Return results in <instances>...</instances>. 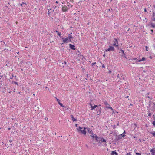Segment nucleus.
Returning <instances> with one entry per match:
<instances>
[{
  "mask_svg": "<svg viewBox=\"0 0 155 155\" xmlns=\"http://www.w3.org/2000/svg\"><path fill=\"white\" fill-rule=\"evenodd\" d=\"M114 39L115 41H113L114 43L112 45L113 46H114L115 47H117L118 49H119V47H118L119 44H118V41H117V39H116L115 38H114Z\"/></svg>",
  "mask_w": 155,
  "mask_h": 155,
  "instance_id": "nucleus-1",
  "label": "nucleus"
},
{
  "mask_svg": "<svg viewBox=\"0 0 155 155\" xmlns=\"http://www.w3.org/2000/svg\"><path fill=\"white\" fill-rule=\"evenodd\" d=\"M115 50V49L114 47V46H109V48L108 49H105V51L106 52L107 51H114Z\"/></svg>",
  "mask_w": 155,
  "mask_h": 155,
  "instance_id": "nucleus-2",
  "label": "nucleus"
},
{
  "mask_svg": "<svg viewBox=\"0 0 155 155\" xmlns=\"http://www.w3.org/2000/svg\"><path fill=\"white\" fill-rule=\"evenodd\" d=\"M82 129V128L80 127L78 128L77 130L78 131H80L81 133L83 134L84 135H86V132L85 129H84L83 130H81Z\"/></svg>",
  "mask_w": 155,
  "mask_h": 155,
  "instance_id": "nucleus-3",
  "label": "nucleus"
},
{
  "mask_svg": "<svg viewBox=\"0 0 155 155\" xmlns=\"http://www.w3.org/2000/svg\"><path fill=\"white\" fill-rule=\"evenodd\" d=\"M68 9H69V8H68L67 6L65 5L62 6V10L63 12H67Z\"/></svg>",
  "mask_w": 155,
  "mask_h": 155,
  "instance_id": "nucleus-4",
  "label": "nucleus"
},
{
  "mask_svg": "<svg viewBox=\"0 0 155 155\" xmlns=\"http://www.w3.org/2000/svg\"><path fill=\"white\" fill-rule=\"evenodd\" d=\"M72 33L71 32H70V33L68 34V41L69 42H71V39L73 38V37L72 36Z\"/></svg>",
  "mask_w": 155,
  "mask_h": 155,
  "instance_id": "nucleus-5",
  "label": "nucleus"
},
{
  "mask_svg": "<svg viewBox=\"0 0 155 155\" xmlns=\"http://www.w3.org/2000/svg\"><path fill=\"white\" fill-rule=\"evenodd\" d=\"M61 38L63 43H67L68 42H69L68 41V38L67 37L66 38L64 37H62Z\"/></svg>",
  "mask_w": 155,
  "mask_h": 155,
  "instance_id": "nucleus-6",
  "label": "nucleus"
},
{
  "mask_svg": "<svg viewBox=\"0 0 155 155\" xmlns=\"http://www.w3.org/2000/svg\"><path fill=\"white\" fill-rule=\"evenodd\" d=\"M69 47L72 50H75L76 49V48L74 45L69 44Z\"/></svg>",
  "mask_w": 155,
  "mask_h": 155,
  "instance_id": "nucleus-7",
  "label": "nucleus"
},
{
  "mask_svg": "<svg viewBox=\"0 0 155 155\" xmlns=\"http://www.w3.org/2000/svg\"><path fill=\"white\" fill-rule=\"evenodd\" d=\"M95 138L96 140L97 141H99V140L100 139H103V137H98V136L96 135L95 136Z\"/></svg>",
  "mask_w": 155,
  "mask_h": 155,
  "instance_id": "nucleus-8",
  "label": "nucleus"
},
{
  "mask_svg": "<svg viewBox=\"0 0 155 155\" xmlns=\"http://www.w3.org/2000/svg\"><path fill=\"white\" fill-rule=\"evenodd\" d=\"M150 152L152 153V155H155V147L154 148H153L150 150Z\"/></svg>",
  "mask_w": 155,
  "mask_h": 155,
  "instance_id": "nucleus-9",
  "label": "nucleus"
},
{
  "mask_svg": "<svg viewBox=\"0 0 155 155\" xmlns=\"http://www.w3.org/2000/svg\"><path fill=\"white\" fill-rule=\"evenodd\" d=\"M90 105L91 106V110H93L94 109L98 106L97 105H95L93 106H92V104L91 103L90 104Z\"/></svg>",
  "mask_w": 155,
  "mask_h": 155,
  "instance_id": "nucleus-10",
  "label": "nucleus"
},
{
  "mask_svg": "<svg viewBox=\"0 0 155 155\" xmlns=\"http://www.w3.org/2000/svg\"><path fill=\"white\" fill-rule=\"evenodd\" d=\"M87 130L89 134H92L93 135V133L92 132V130L91 129H90V128H87Z\"/></svg>",
  "mask_w": 155,
  "mask_h": 155,
  "instance_id": "nucleus-11",
  "label": "nucleus"
},
{
  "mask_svg": "<svg viewBox=\"0 0 155 155\" xmlns=\"http://www.w3.org/2000/svg\"><path fill=\"white\" fill-rule=\"evenodd\" d=\"M67 6L68 8H69V9L70 7H72V6L71 5L70 3L69 2H67Z\"/></svg>",
  "mask_w": 155,
  "mask_h": 155,
  "instance_id": "nucleus-12",
  "label": "nucleus"
},
{
  "mask_svg": "<svg viewBox=\"0 0 155 155\" xmlns=\"http://www.w3.org/2000/svg\"><path fill=\"white\" fill-rule=\"evenodd\" d=\"M152 20L155 21V12H153L152 14Z\"/></svg>",
  "mask_w": 155,
  "mask_h": 155,
  "instance_id": "nucleus-13",
  "label": "nucleus"
},
{
  "mask_svg": "<svg viewBox=\"0 0 155 155\" xmlns=\"http://www.w3.org/2000/svg\"><path fill=\"white\" fill-rule=\"evenodd\" d=\"M145 58L144 57H143L141 59L139 60L138 61L137 60V61L138 62H140L142 61H145Z\"/></svg>",
  "mask_w": 155,
  "mask_h": 155,
  "instance_id": "nucleus-14",
  "label": "nucleus"
},
{
  "mask_svg": "<svg viewBox=\"0 0 155 155\" xmlns=\"http://www.w3.org/2000/svg\"><path fill=\"white\" fill-rule=\"evenodd\" d=\"M118 155V153L116 151H112V153H111V155Z\"/></svg>",
  "mask_w": 155,
  "mask_h": 155,
  "instance_id": "nucleus-15",
  "label": "nucleus"
},
{
  "mask_svg": "<svg viewBox=\"0 0 155 155\" xmlns=\"http://www.w3.org/2000/svg\"><path fill=\"white\" fill-rule=\"evenodd\" d=\"M120 51H121V52L122 53V56H125V55H126V54H125L124 52V51L122 49H120Z\"/></svg>",
  "mask_w": 155,
  "mask_h": 155,
  "instance_id": "nucleus-16",
  "label": "nucleus"
},
{
  "mask_svg": "<svg viewBox=\"0 0 155 155\" xmlns=\"http://www.w3.org/2000/svg\"><path fill=\"white\" fill-rule=\"evenodd\" d=\"M126 134V132L124 130V132L122 133L120 135L122 137H124L125 136V134Z\"/></svg>",
  "mask_w": 155,
  "mask_h": 155,
  "instance_id": "nucleus-17",
  "label": "nucleus"
},
{
  "mask_svg": "<svg viewBox=\"0 0 155 155\" xmlns=\"http://www.w3.org/2000/svg\"><path fill=\"white\" fill-rule=\"evenodd\" d=\"M13 78H15V79H16V77L15 76H14L13 74H11V76H10V79H12Z\"/></svg>",
  "mask_w": 155,
  "mask_h": 155,
  "instance_id": "nucleus-18",
  "label": "nucleus"
},
{
  "mask_svg": "<svg viewBox=\"0 0 155 155\" xmlns=\"http://www.w3.org/2000/svg\"><path fill=\"white\" fill-rule=\"evenodd\" d=\"M71 118L72 120L74 122L77 120L75 119L74 117L72 115H71Z\"/></svg>",
  "mask_w": 155,
  "mask_h": 155,
  "instance_id": "nucleus-19",
  "label": "nucleus"
},
{
  "mask_svg": "<svg viewBox=\"0 0 155 155\" xmlns=\"http://www.w3.org/2000/svg\"><path fill=\"white\" fill-rule=\"evenodd\" d=\"M104 104H105V105L107 106H109V105L108 104V103L106 101H105L104 102Z\"/></svg>",
  "mask_w": 155,
  "mask_h": 155,
  "instance_id": "nucleus-20",
  "label": "nucleus"
},
{
  "mask_svg": "<svg viewBox=\"0 0 155 155\" xmlns=\"http://www.w3.org/2000/svg\"><path fill=\"white\" fill-rule=\"evenodd\" d=\"M150 133L152 134L153 136L155 137V131H153V132H150Z\"/></svg>",
  "mask_w": 155,
  "mask_h": 155,
  "instance_id": "nucleus-21",
  "label": "nucleus"
},
{
  "mask_svg": "<svg viewBox=\"0 0 155 155\" xmlns=\"http://www.w3.org/2000/svg\"><path fill=\"white\" fill-rule=\"evenodd\" d=\"M117 137H118V140H120V139H122V137H122V136L121 135H119L117 136Z\"/></svg>",
  "mask_w": 155,
  "mask_h": 155,
  "instance_id": "nucleus-22",
  "label": "nucleus"
},
{
  "mask_svg": "<svg viewBox=\"0 0 155 155\" xmlns=\"http://www.w3.org/2000/svg\"><path fill=\"white\" fill-rule=\"evenodd\" d=\"M59 104L61 107H65L63 105V104L62 103H60Z\"/></svg>",
  "mask_w": 155,
  "mask_h": 155,
  "instance_id": "nucleus-23",
  "label": "nucleus"
},
{
  "mask_svg": "<svg viewBox=\"0 0 155 155\" xmlns=\"http://www.w3.org/2000/svg\"><path fill=\"white\" fill-rule=\"evenodd\" d=\"M101 142H106V140L105 139H103V138L102 139H101Z\"/></svg>",
  "mask_w": 155,
  "mask_h": 155,
  "instance_id": "nucleus-24",
  "label": "nucleus"
},
{
  "mask_svg": "<svg viewBox=\"0 0 155 155\" xmlns=\"http://www.w3.org/2000/svg\"><path fill=\"white\" fill-rule=\"evenodd\" d=\"M148 116L149 117H151V113H150V111H148Z\"/></svg>",
  "mask_w": 155,
  "mask_h": 155,
  "instance_id": "nucleus-25",
  "label": "nucleus"
},
{
  "mask_svg": "<svg viewBox=\"0 0 155 155\" xmlns=\"http://www.w3.org/2000/svg\"><path fill=\"white\" fill-rule=\"evenodd\" d=\"M130 60H131L132 61H133V60H136V61L137 60V58H131V59H130ZM136 61V62H137V61Z\"/></svg>",
  "mask_w": 155,
  "mask_h": 155,
  "instance_id": "nucleus-26",
  "label": "nucleus"
},
{
  "mask_svg": "<svg viewBox=\"0 0 155 155\" xmlns=\"http://www.w3.org/2000/svg\"><path fill=\"white\" fill-rule=\"evenodd\" d=\"M24 4L26 5V4L25 2H22V4L20 5V6H22L23 5H24Z\"/></svg>",
  "mask_w": 155,
  "mask_h": 155,
  "instance_id": "nucleus-27",
  "label": "nucleus"
},
{
  "mask_svg": "<svg viewBox=\"0 0 155 155\" xmlns=\"http://www.w3.org/2000/svg\"><path fill=\"white\" fill-rule=\"evenodd\" d=\"M12 83L13 84L14 83V84H16L17 85H18V83L16 82H15V81H12Z\"/></svg>",
  "mask_w": 155,
  "mask_h": 155,
  "instance_id": "nucleus-28",
  "label": "nucleus"
},
{
  "mask_svg": "<svg viewBox=\"0 0 155 155\" xmlns=\"http://www.w3.org/2000/svg\"><path fill=\"white\" fill-rule=\"evenodd\" d=\"M57 34L58 35L59 37H60V38H61V32H59Z\"/></svg>",
  "mask_w": 155,
  "mask_h": 155,
  "instance_id": "nucleus-29",
  "label": "nucleus"
},
{
  "mask_svg": "<svg viewBox=\"0 0 155 155\" xmlns=\"http://www.w3.org/2000/svg\"><path fill=\"white\" fill-rule=\"evenodd\" d=\"M107 108H109V109H111L112 110H113V108L110 106H107Z\"/></svg>",
  "mask_w": 155,
  "mask_h": 155,
  "instance_id": "nucleus-30",
  "label": "nucleus"
},
{
  "mask_svg": "<svg viewBox=\"0 0 155 155\" xmlns=\"http://www.w3.org/2000/svg\"><path fill=\"white\" fill-rule=\"evenodd\" d=\"M51 10V9H48V14L49 15H50V13L51 12L50 11V10Z\"/></svg>",
  "mask_w": 155,
  "mask_h": 155,
  "instance_id": "nucleus-31",
  "label": "nucleus"
},
{
  "mask_svg": "<svg viewBox=\"0 0 155 155\" xmlns=\"http://www.w3.org/2000/svg\"><path fill=\"white\" fill-rule=\"evenodd\" d=\"M57 6H54V10H53V11H54V10H56L57 9Z\"/></svg>",
  "mask_w": 155,
  "mask_h": 155,
  "instance_id": "nucleus-32",
  "label": "nucleus"
},
{
  "mask_svg": "<svg viewBox=\"0 0 155 155\" xmlns=\"http://www.w3.org/2000/svg\"><path fill=\"white\" fill-rule=\"evenodd\" d=\"M62 64H64V65H63V67H64V65H66V62L65 61H64V63H62Z\"/></svg>",
  "mask_w": 155,
  "mask_h": 155,
  "instance_id": "nucleus-33",
  "label": "nucleus"
},
{
  "mask_svg": "<svg viewBox=\"0 0 155 155\" xmlns=\"http://www.w3.org/2000/svg\"><path fill=\"white\" fill-rule=\"evenodd\" d=\"M151 26L153 28H154L155 27V25L153 23H151Z\"/></svg>",
  "mask_w": 155,
  "mask_h": 155,
  "instance_id": "nucleus-34",
  "label": "nucleus"
},
{
  "mask_svg": "<svg viewBox=\"0 0 155 155\" xmlns=\"http://www.w3.org/2000/svg\"><path fill=\"white\" fill-rule=\"evenodd\" d=\"M57 101L58 102V104L60 103V100L58 99H57Z\"/></svg>",
  "mask_w": 155,
  "mask_h": 155,
  "instance_id": "nucleus-35",
  "label": "nucleus"
},
{
  "mask_svg": "<svg viewBox=\"0 0 155 155\" xmlns=\"http://www.w3.org/2000/svg\"><path fill=\"white\" fill-rule=\"evenodd\" d=\"M153 110H154L155 109V103L154 102L153 103Z\"/></svg>",
  "mask_w": 155,
  "mask_h": 155,
  "instance_id": "nucleus-36",
  "label": "nucleus"
},
{
  "mask_svg": "<svg viewBox=\"0 0 155 155\" xmlns=\"http://www.w3.org/2000/svg\"><path fill=\"white\" fill-rule=\"evenodd\" d=\"M152 124H153V125L155 127V121H153Z\"/></svg>",
  "mask_w": 155,
  "mask_h": 155,
  "instance_id": "nucleus-37",
  "label": "nucleus"
},
{
  "mask_svg": "<svg viewBox=\"0 0 155 155\" xmlns=\"http://www.w3.org/2000/svg\"><path fill=\"white\" fill-rule=\"evenodd\" d=\"M93 134V135H91L92 137L93 138H95V136L96 135L94 134Z\"/></svg>",
  "mask_w": 155,
  "mask_h": 155,
  "instance_id": "nucleus-38",
  "label": "nucleus"
},
{
  "mask_svg": "<svg viewBox=\"0 0 155 155\" xmlns=\"http://www.w3.org/2000/svg\"><path fill=\"white\" fill-rule=\"evenodd\" d=\"M136 155H141L140 153H135Z\"/></svg>",
  "mask_w": 155,
  "mask_h": 155,
  "instance_id": "nucleus-39",
  "label": "nucleus"
},
{
  "mask_svg": "<svg viewBox=\"0 0 155 155\" xmlns=\"http://www.w3.org/2000/svg\"><path fill=\"white\" fill-rule=\"evenodd\" d=\"M96 64V62H94V63H93L91 65H92V66H93L95 64Z\"/></svg>",
  "mask_w": 155,
  "mask_h": 155,
  "instance_id": "nucleus-40",
  "label": "nucleus"
},
{
  "mask_svg": "<svg viewBox=\"0 0 155 155\" xmlns=\"http://www.w3.org/2000/svg\"><path fill=\"white\" fill-rule=\"evenodd\" d=\"M111 72H112L110 70L109 71L108 73L109 74H110L111 73Z\"/></svg>",
  "mask_w": 155,
  "mask_h": 155,
  "instance_id": "nucleus-41",
  "label": "nucleus"
},
{
  "mask_svg": "<svg viewBox=\"0 0 155 155\" xmlns=\"http://www.w3.org/2000/svg\"><path fill=\"white\" fill-rule=\"evenodd\" d=\"M127 155H132L130 153H127Z\"/></svg>",
  "mask_w": 155,
  "mask_h": 155,
  "instance_id": "nucleus-42",
  "label": "nucleus"
},
{
  "mask_svg": "<svg viewBox=\"0 0 155 155\" xmlns=\"http://www.w3.org/2000/svg\"><path fill=\"white\" fill-rule=\"evenodd\" d=\"M102 68H104L105 67V65L104 64H102Z\"/></svg>",
  "mask_w": 155,
  "mask_h": 155,
  "instance_id": "nucleus-43",
  "label": "nucleus"
},
{
  "mask_svg": "<svg viewBox=\"0 0 155 155\" xmlns=\"http://www.w3.org/2000/svg\"><path fill=\"white\" fill-rule=\"evenodd\" d=\"M149 58H150V59H152V56H150V55L149 56Z\"/></svg>",
  "mask_w": 155,
  "mask_h": 155,
  "instance_id": "nucleus-44",
  "label": "nucleus"
},
{
  "mask_svg": "<svg viewBox=\"0 0 155 155\" xmlns=\"http://www.w3.org/2000/svg\"><path fill=\"white\" fill-rule=\"evenodd\" d=\"M117 78H120L119 75V74H118V75L117 76Z\"/></svg>",
  "mask_w": 155,
  "mask_h": 155,
  "instance_id": "nucleus-45",
  "label": "nucleus"
},
{
  "mask_svg": "<svg viewBox=\"0 0 155 155\" xmlns=\"http://www.w3.org/2000/svg\"><path fill=\"white\" fill-rule=\"evenodd\" d=\"M65 2H63L62 3V4H65Z\"/></svg>",
  "mask_w": 155,
  "mask_h": 155,
  "instance_id": "nucleus-46",
  "label": "nucleus"
},
{
  "mask_svg": "<svg viewBox=\"0 0 155 155\" xmlns=\"http://www.w3.org/2000/svg\"><path fill=\"white\" fill-rule=\"evenodd\" d=\"M144 12H147V10H146V8H145L144 9Z\"/></svg>",
  "mask_w": 155,
  "mask_h": 155,
  "instance_id": "nucleus-47",
  "label": "nucleus"
},
{
  "mask_svg": "<svg viewBox=\"0 0 155 155\" xmlns=\"http://www.w3.org/2000/svg\"><path fill=\"white\" fill-rule=\"evenodd\" d=\"M55 32L56 33H57V34L59 32L57 30H56Z\"/></svg>",
  "mask_w": 155,
  "mask_h": 155,
  "instance_id": "nucleus-48",
  "label": "nucleus"
},
{
  "mask_svg": "<svg viewBox=\"0 0 155 155\" xmlns=\"http://www.w3.org/2000/svg\"><path fill=\"white\" fill-rule=\"evenodd\" d=\"M147 97L149 99H151V98L149 96H147Z\"/></svg>",
  "mask_w": 155,
  "mask_h": 155,
  "instance_id": "nucleus-49",
  "label": "nucleus"
},
{
  "mask_svg": "<svg viewBox=\"0 0 155 155\" xmlns=\"http://www.w3.org/2000/svg\"><path fill=\"white\" fill-rule=\"evenodd\" d=\"M128 97H129V96H126V97H126V98H128Z\"/></svg>",
  "mask_w": 155,
  "mask_h": 155,
  "instance_id": "nucleus-50",
  "label": "nucleus"
},
{
  "mask_svg": "<svg viewBox=\"0 0 155 155\" xmlns=\"http://www.w3.org/2000/svg\"><path fill=\"white\" fill-rule=\"evenodd\" d=\"M153 46L154 47V48L155 49V45H153Z\"/></svg>",
  "mask_w": 155,
  "mask_h": 155,
  "instance_id": "nucleus-51",
  "label": "nucleus"
},
{
  "mask_svg": "<svg viewBox=\"0 0 155 155\" xmlns=\"http://www.w3.org/2000/svg\"><path fill=\"white\" fill-rule=\"evenodd\" d=\"M103 56L104 57H105V55L104 54V55H103Z\"/></svg>",
  "mask_w": 155,
  "mask_h": 155,
  "instance_id": "nucleus-52",
  "label": "nucleus"
},
{
  "mask_svg": "<svg viewBox=\"0 0 155 155\" xmlns=\"http://www.w3.org/2000/svg\"><path fill=\"white\" fill-rule=\"evenodd\" d=\"M58 1H56V3H58Z\"/></svg>",
  "mask_w": 155,
  "mask_h": 155,
  "instance_id": "nucleus-53",
  "label": "nucleus"
},
{
  "mask_svg": "<svg viewBox=\"0 0 155 155\" xmlns=\"http://www.w3.org/2000/svg\"><path fill=\"white\" fill-rule=\"evenodd\" d=\"M149 94V93H148L147 94V95H148Z\"/></svg>",
  "mask_w": 155,
  "mask_h": 155,
  "instance_id": "nucleus-54",
  "label": "nucleus"
},
{
  "mask_svg": "<svg viewBox=\"0 0 155 155\" xmlns=\"http://www.w3.org/2000/svg\"><path fill=\"white\" fill-rule=\"evenodd\" d=\"M9 142L11 143L12 141V140H9Z\"/></svg>",
  "mask_w": 155,
  "mask_h": 155,
  "instance_id": "nucleus-55",
  "label": "nucleus"
},
{
  "mask_svg": "<svg viewBox=\"0 0 155 155\" xmlns=\"http://www.w3.org/2000/svg\"><path fill=\"white\" fill-rule=\"evenodd\" d=\"M87 129V128L86 127H84V129L85 130V129Z\"/></svg>",
  "mask_w": 155,
  "mask_h": 155,
  "instance_id": "nucleus-56",
  "label": "nucleus"
},
{
  "mask_svg": "<svg viewBox=\"0 0 155 155\" xmlns=\"http://www.w3.org/2000/svg\"><path fill=\"white\" fill-rule=\"evenodd\" d=\"M77 125H78V124H75V126H76V127H77Z\"/></svg>",
  "mask_w": 155,
  "mask_h": 155,
  "instance_id": "nucleus-57",
  "label": "nucleus"
},
{
  "mask_svg": "<svg viewBox=\"0 0 155 155\" xmlns=\"http://www.w3.org/2000/svg\"><path fill=\"white\" fill-rule=\"evenodd\" d=\"M86 146L87 147H88V145H86Z\"/></svg>",
  "mask_w": 155,
  "mask_h": 155,
  "instance_id": "nucleus-58",
  "label": "nucleus"
},
{
  "mask_svg": "<svg viewBox=\"0 0 155 155\" xmlns=\"http://www.w3.org/2000/svg\"><path fill=\"white\" fill-rule=\"evenodd\" d=\"M108 11L109 12L110 11V9H108Z\"/></svg>",
  "mask_w": 155,
  "mask_h": 155,
  "instance_id": "nucleus-59",
  "label": "nucleus"
},
{
  "mask_svg": "<svg viewBox=\"0 0 155 155\" xmlns=\"http://www.w3.org/2000/svg\"><path fill=\"white\" fill-rule=\"evenodd\" d=\"M66 110H68V108H67L66 109Z\"/></svg>",
  "mask_w": 155,
  "mask_h": 155,
  "instance_id": "nucleus-60",
  "label": "nucleus"
},
{
  "mask_svg": "<svg viewBox=\"0 0 155 155\" xmlns=\"http://www.w3.org/2000/svg\"><path fill=\"white\" fill-rule=\"evenodd\" d=\"M117 125H119V123H118L117 124Z\"/></svg>",
  "mask_w": 155,
  "mask_h": 155,
  "instance_id": "nucleus-61",
  "label": "nucleus"
},
{
  "mask_svg": "<svg viewBox=\"0 0 155 155\" xmlns=\"http://www.w3.org/2000/svg\"><path fill=\"white\" fill-rule=\"evenodd\" d=\"M55 98L57 100V99H58L56 97H55Z\"/></svg>",
  "mask_w": 155,
  "mask_h": 155,
  "instance_id": "nucleus-62",
  "label": "nucleus"
},
{
  "mask_svg": "<svg viewBox=\"0 0 155 155\" xmlns=\"http://www.w3.org/2000/svg\"><path fill=\"white\" fill-rule=\"evenodd\" d=\"M151 31L152 32H153V30H151Z\"/></svg>",
  "mask_w": 155,
  "mask_h": 155,
  "instance_id": "nucleus-63",
  "label": "nucleus"
},
{
  "mask_svg": "<svg viewBox=\"0 0 155 155\" xmlns=\"http://www.w3.org/2000/svg\"><path fill=\"white\" fill-rule=\"evenodd\" d=\"M154 8H155V5H154Z\"/></svg>",
  "mask_w": 155,
  "mask_h": 155,
  "instance_id": "nucleus-64",
  "label": "nucleus"
}]
</instances>
